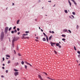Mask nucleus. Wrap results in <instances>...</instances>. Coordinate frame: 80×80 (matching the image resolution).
Listing matches in <instances>:
<instances>
[{
	"label": "nucleus",
	"mask_w": 80,
	"mask_h": 80,
	"mask_svg": "<svg viewBox=\"0 0 80 80\" xmlns=\"http://www.w3.org/2000/svg\"><path fill=\"white\" fill-rule=\"evenodd\" d=\"M8 70H7L6 71V72L7 73H8Z\"/></svg>",
	"instance_id": "nucleus-42"
},
{
	"label": "nucleus",
	"mask_w": 80,
	"mask_h": 80,
	"mask_svg": "<svg viewBox=\"0 0 80 80\" xmlns=\"http://www.w3.org/2000/svg\"><path fill=\"white\" fill-rule=\"evenodd\" d=\"M68 2L69 3V5L70 6H72V3L70 2V0H68Z\"/></svg>",
	"instance_id": "nucleus-8"
},
{
	"label": "nucleus",
	"mask_w": 80,
	"mask_h": 80,
	"mask_svg": "<svg viewBox=\"0 0 80 80\" xmlns=\"http://www.w3.org/2000/svg\"><path fill=\"white\" fill-rule=\"evenodd\" d=\"M69 18H71L72 19V18L71 16H69Z\"/></svg>",
	"instance_id": "nucleus-59"
},
{
	"label": "nucleus",
	"mask_w": 80,
	"mask_h": 80,
	"mask_svg": "<svg viewBox=\"0 0 80 80\" xmlns=\"http://www.w3.org/2000/svg\"><path fill=\"white\" fill-rule=\"evenodd\" d=\"M59 47V48H61V46L60 45L58 46Z\"/></svg>",
	"instance_id": "nucleus-48"
},
{
	"label": "nucleus",
	"mask_w": 80,
	"mask_h": 80,
	"mask_svg": "<svg viewBox=\"0 0 80 80\" xmlns=\"http://www.w3.org/2000/svg\"><path fill=\"white\" fill-rule=\"evenodd\" d=\"M63 32H67V33L68 32L67 31V30L65 29L63 30Z\"/></svg>",
	"instance_id": "nucleus-7"
},
{
	"label": "nucleus",
	"mask_w": 80,
	"mask_h": 80,
	"mask_svg": "<svg viewBox=\"0 0 80 80\" xmlns=\"http://www.w3.org/2000/svg\"><path fill=\"white\" fill-rule=\"evenodd\" d=\"M25 63H26L27 64V65H29L31 67H32V65L31 64H30L29 63H28V62H27L26 61H25Z\"/></svg>",
	"instance_id": "nucleus-6"
},
{
	"label": "nucleus",
	"mask_w": 80,
	"mask_h": 80,
	"mask_svg": "<svg viewBox=\"0 0 80 80\" xmlns=\"http://www.w3.org/2000/svg\"><path fill=\"white\" fill-rule=\"evenodd\" d=\"M54 52L55 53H56V54H57V52H56V51H55L54 50Z\"/></svg>",
	"instance_id": "nucleus-43"
},
{
	"label": "nucleus",
	"mask_w": 80,
	"mask_h": 80,
	"mask_svg": "<svg viewBox=\"0 0 80 80\" xmlns=\"http://www.w3.org/2000/svg\"><path fill=\"white\" fill-rule=\"evenodd\" d=\"M26 36V35H25V34H23V35H22V39H24L25 38V37L24 36Z\"/></svg>",
	"instance_id": "nucleus-5"
},
{
	"label": "nucleus",
	"mask_w": 80,
	"mask_h": 80,
	"mask_svg": "<svg viewBox=\"0 0 80 80\" xmlns=\"http://www.w3.org/2000/svg\"><path fill=\"white\" fill-rule=\"evenodd\" d=\"M51 45L52 46V47H54V46H53L52 44H51Z\"/></svg>",
	"instance_id": "nucleus-57"
},
{
	"label": "nucleus",
	"mask_w": 80,
	"mask_h": 80,
	"mask_svg": "<svg viewBox=\"0 0 80 80\" xmlns=\"http://www.w3.org/2000/svg\"><path fill=\"white\" fill-rule=\"evenodd\" d=\"M20 33V32H18V35H19Z\"/></svg>",
	"instance_id": "nucleus-51"
},
{
	"label": "nucleus",
	"mask_w": 80,
	"mask_h": 80,
	"mask_svg": "<svg viewBox=\"0 0 80 80\" xmlns=\"http://www.w3.org/2000/svg\"><path fill=\"white\" fill-rule=\"evenodd\" d=\"M14 75L17 77V75H18V72H16L14 73Z\"/></svg>",
	"instance_id": "nucleus-4"
},
{
	"label": "nucleus",
	"mask_w": 80,
	"mask_h": 80,
	"mask_svg": "<svg viewBox=\"0 0 80 80\" xmlns=\"http://www.w3.org/2000/svg\"><path fill=\"white\" fill-rule=\"evenodd\" d=\"M28 35V34H25V35Z\"/></svg>",
	"instance_id": "nucleus-64"
},
{
	"label": "nucleus",
	"mask_w": 80,
	"mask_h": 80,
	"mask_svg": "<svg viewBox=\"0 0 80 80\" xmlns=\"http://www.w3.org/2000/svg\"><path fill=\"white\" fill-rule=\"evenodd\" d=\"M50 43L51 44H52V45H55L56 43H53L52 42H50Z\"/></svg>",
	"instance_id": "nucleus-9"
},
{
	"label": "nucleus",
	"mask_w": 80,
	"mask_h": 80,
	"mask_svg": "<svg viewBox=\"0 0 80 80\" xmlns=\"http://www.w3.org/2000/svg\"><path fill=\"white\" fill-rule=\"evenodd\" d=\"M12 6L13 5H15V4H14V3H12Z\"/></svg>",
	"instance_id": "nucleus-63"
},
{
	"label": "nucleus",
	"mask_w": 80,
	"mask_h": 80,
	"mask_svg": "<svg viewBox=\"0 0 80 80\" xmlns=\"http://www.w3.org/2000/svg\"><path fill=\"white\" fill-rule=\"evenodd\" d=\"M10 63V61L9 60V61H8V64H9V63Z\"/></svg>",
	"instance_id": "nucleus-35"
},
{
	"label": "nucleus",
	"mask_w": 80,
	"mask_h": 80,
	"mask_svg": "<svg viewBox=\"0 0 80 80\" xmlns=\"http://www.w3.org/2000/svg\"><path fill=\"white\" fill-rule=\"evenodd\" d=\"M26 38H28H28H29V37H27L24 38V39H26Z\"/></svg>",
	"instance_id": "nucleus-27"
},
{
	"label": "nucleus",
	"mask_w": 80,
	"mask_h": 80,
	"mask_svg": "<svg viewBox=\"0 0 80 80\" xmlns=\"http://www.w3.org/2000/svg\"><path fill=\"white\" fill-rule=\"evenodd\" d=\"M43 73H44V74H45V75H48V74H47V73H46L45 72H43Z\"/></svg>",
	"instance_id": "nucleus-24"
},
{
	"label": "nucleus",
	"mask_w": 80,
	"mask_h": 80,
	"mask_svg": "<svg viewBox=\"0 0 80 80\" xmlns=\"http://www.w3.org/2000/svg\"><path fill=\"white\" fill-rule=\"evenodd\" d=\"M2 65H3V66H5V64H3Z\"/></svg>",
	"instance_id": "nucleus-62"
},
{
	"label": "nucleus",
	"mask_w": 80,
	"mask_h": 80,
	"mask_svg": "<svg viewBox=\"0 0 80 80\" xmlns=\"http://www.w3.org/2000/svg\"><path fill=\"white\" fill-rule=\"evenodd\" d=\"M79 27V26H78V25H77V29H78V28Z\"/></svg>",
	"instance_id": "nucleus-37"
},
{
	"label": "nucleus",
	"mask_w": 80,
	"mask_h": 80,
	"mask_svg": "<svg viewBox=\"0 0 80 80\" xmlns=\"http://www.w3.org/2000/svg\"><path fill=\"white\" fill-rule=\"evenodd\" d=\"M72 2H73V3H74L75 2V0H72Z\"/></svg>",
	"instance_id": "nucleus-47"
},
{
	"label": "nucleus",
	"mask_w": 80,
	"mask_h": 80,
	"mask_svg": "<svg viewBox=\"0 0 80 80\" xmlns=\"http://www.w3.org/2000/svg\"><path fill=\"white\" fill-rule=\"evenodd\" d=\"M62 40L63 41H64V42H65V38H62Z\"/></svg>",
	"instance_id": "nucleus-30"
},
{
	"label": "nucleus",
	"mask_w": 80,
	"mask_h": 80,
	"mask_svg": "<svg viewBox=\"0 0 80 80\" xmlns=\"http://www.w3.org/2000/svg\"><path fill=\"white\" fill-rule=\"evenodd\" d=\"M25 33H30V32H29V31H26Z\"/></svg>",
	"instance_id": "nucleus-22"
},
{
	"label": "nucleus",
	"mask_w": 80,
	"mask_h": 80,
	"mask_svg": "<svg viewBox=\"0 0 80 80\" xmlns=\"http://www.w3.org/2000/svg\"><path fill=\"white\" fill-rule=\"evenodd\" d=\"M42 40H43V41H46V39H45V38H42Z\"/></svg>",
	"instance_id": "nucleus-14"
},
{
	"label": "nucleus",
	"mask_w": 80,
	"mask_h": 80,
	"mask_svg": "<svg viewBox=\"0 0 80 80\" xmlns=\"http://www.w3.org/2000/svg\"><path fill=\"white\" fill-rule=\"evenodd\" d=\"M80 54L78 55V57L79 58H80Z\"/></svg>",
	"instance_id": "nucleus-53"
},
{
	"label": "nucleus",
	"mask_w": 80,
	"mask_h": 80,
	"mask_svg": "<svg viewBox=\"0 0 80 80\" xmlns=\"http://www.w3.org/2000/svg\"><path fill=\"white\" fill-rule=\"evenodd\" d=\"M20 22V20H18L17 22V24H18V23Z\"/></svg>",
	"instance_id": "nucleus-32"
},
{
	"label": "nucleus",
	"mask_w": 80,
	"mask_h": 80,
	"mask_svg": "<svg viewBox=\"0 0 80 80\" xmlns=\"http://www.w3.org/2000/svg\"><path fill=\"white\" fill-rule=\"evenodd\" d=\"M74 3V4L75 5H76V6H77V3L76 2H75Z\"/></svg>",
	"instance_id": "nucleus-40"
},
{
	"label": "nucleus",
	"mask_w": 80,
	"mask_h": 80,
	"mask_svg": "<svg viewBox=\"0 0 80 80\" xmlns=\"http://www.w3.org/2000/svg\"><path fill=\"white\" fill-rule=\"evenodd\" d=\"M16 28V26H14L13 28V30H15V29Z\"/></svg>",
	"instance_id": "nucleus-38"
},
{
	"label": "nucleus",
	"mask_w": 80,
	"mask_h": 80,
	"mask_svg": "<svg viewBox=\"0 0 80 80\" xmlns=\"http://www.w3.org/2000/svg\"><path fill=\"white\" fill-rule=\"evenodd\" d=\"M15 59V58L14 57H13L12 58V60H13Z\"/></svg>",
	"instance_id": "nucleus-49"
},
{
	"label": "nucleus",
	"mask_w": 80,
	"mask_h": 80,
	"mask_svg": "<svg viewBox=\"0 0 80 80\" xmlns=\"http://www.w3.org/2000/svg\"><path fill=\"white\" fill-rule=\"evenodd\" d=\"M46 40L47 41V42H48V37L47 36L46 37Z\"/></svg>",
	"instance_id": "nucleus-16"
},
{
	"label": "nucleus",
	"mask_w": 80,
	"mask_h": 80,
	"mask_svg": "<svg viewBox=\"0 0 80 80\" xmlns=\"http://www.w3.org/2000/svg\"><path fill=\"white\" fill-rule=\"evenodd\" d=\"M14 33H17V29H15L14 31Z\"/></svg>",
	"instance_id": "nucleus-20"
},
{
	"label": "nucleus",
	"mask_w": 80,
	"mask_h": 80,
	"mask_svg": "<svg viewBox=\"0 0 80 80\" xmlns=\"http://www.w3.org/2000/svg\"><path fill=\"white\" fill-rule=\"evenodd\" d=\"M47 78H48V79H49V80H52V79L50 78L49 77H47Z\"/></svg>",
	"instance_id": "nucleus-28"
},
{
	"label": "nucleus",
	"mask_w": 80,
	"mask_h": 80,
	"mask_svg": "<svg viewBox=\"0 0 80 80\" xmlns=\"http://www.w3.org/2000/svg\"><path fill=\"white\" fill-rule=\"evenodd\" d=\"M2 69H3V70H4V69H5V67H2Z\"/></svg>",
	"instance_id": "nucleus-52"
},
{
	"label": "nucleus",
	"mask_w": 80,
	"mask_h": 80,
	"mask_svg": "<svg viewBox=\"0 0 80 80\" xmlns=\"http://www.w3.org/2000/svg\"><path fill=\"white\" fill-rule=\"evenodd\" d=\"M12 29V27H10L8 29L9 31H10Z\"/></svg>",
	"instance_id": "nucleus-31"
},
{
	"label": "nucleus",
	"mask_w": 80,
	"mask_h": 80,
	"mask_svg": "<svg viewBox=\"0 0 80 80\" xmlns=\"http://www.w3.org/2000/svg\"><path fill=\"white\" fill-rule=\"evenodd\" d=\"M72 14H73V15H75V12H72Z\"/></svg>",
	"instance_id": "nucleus-36"
},
{
	"label": "nucleus",
	"mask_w": 80,
	"mask_h": 80,
	"mask_svg": "<svg viewBox=\"0 0 80 80\" xmlns=\"http://www.w3.org/2000/svg\"><path fill=\"white\" fill-rule=\"evenodd\" d=\"M74 48L75 50V51L77 50V48H76V47H75V46L74 47Z\"/></svg>",
	"instance_id": "nucleus-23"
},
{
	"label": "nucleus",
	"mask_w": 80,
	"mask_h": 80,
	"mask_svg": "<svg viewBox=\"0 0 80 80\" xmlns=\"http://www.w3.org/2000/svg\"><path fill=\"white\" fill-rule=\"evenodd\" d=\"M18 56H21V54H20V53H18Z\"/></svg>",
	"instance_id": "nucleus-39"
},
{
	"label": "nucleus",
	"mask_w": 80,
	"mask_h": 80,
	"mask_svg": "<svg viewBox=\"0 0 80 80\" xmlns=\"http://www.w3.org/2000/svg\"><path fill=\"white\" fill-rule=\"evenodd\" d=\"M60 44H59V43H56V47H58L59 46Z\"/></svg>",
	"instance_id": "nucleus-10"
},
{
	"label": "nucleus",
	"mask_w": 80,
	"mask_h": 80,
	"mask_svg": "<svg viewBox=\"0 0 80 80\" xmlns=\"http://www.w3.org/2000/svg\"><path fill=\"white\" fill-rule=\"evenodd\" d=\"M35 41H36V42H38V40L37 39H35Z\"/></svg>",
	"instance_id": "nucleus-46"
},
{
	"label": "nucleus",
	"mask_w": 80,
	"mask_h": 80,
	"mask_svg": "<svg viewBox=\"0 0 80 80\" xmlns=\"http://www.w3.org/2000/svg\"><path fill=\"white\" fill-rule=\"evenodd\" d=\"M14 70L15 72H18V69H14Z\"/></svg>",
	"instance_id": "nucleus-15"
},
{
	"label": "nucleus",
	"mask_w": 80,
	"mask_h": 80,
	"mask_svg": "<svg viewBox=\"0 0 80 80\" xmlns=\"http://www.w3.org/2000/svg\"><path fill=\"white\" fill-rule=\"evenodd\" d=\"M21 63L22 65H23L24 64V62L23 61H22L21 62Z\"/></svg>",
	"instance_id": "nucleus-26"
},
{
	"label": "nucleus",
	"mask_w": 80,
	"mask_h": 80,
	"mask_svg": "<svg viewBox=\"0 0 80 80\" xmlns=\"http://www.w3.org/2000/svg\"><path fill=\"white\" fill-rule=\"evenodd\" d=\"M17 50L18 51V50H19V48H18V46H17Z\"/></svg>",
	"instance_id": "nucleus-21"
},
{
	"label": "nucleus",
	"mask_w": 80,
	"mask_h": 80,
	"mask_svg": "<svg viewBox=\"0 0 80 80\" xmlns=\"http://www.w3.org/2000/svg\"><path fill=\"white\" fill-rule=\"evenodd\" d=\"M36 38L37 39H38V37H36Z\"/></svg>",
	"instance_id": "nucleus-60"
},
{
	"label": "nucleus",
	"mask_w": 80,
	"mask_h": 80,
	"mask_svg": "<svg viewBox=\"0 0 80 80\" xmlns=\"http://www.w3.org/2000/svg\"><path fill=\"white\" fill-rule=\"evenodd\" d=\"M18 40V39L17 38L14 37L13 38L12 40V47H13V48H14V43H15V41H17Z\"/></svg>",
	"instance_id": "nucleus-1"
},
{
	"label": "nucleus",
	"mask_w": 80,
	"mask_h": 80,
	"mask_svg": "<svg viewBox=\"0 0 80 80\" xmlns=\"http://www.w3.org/2000/svg\"><path fill=\"white\" fill-rule=\"evenodd\" d=\"M71 16H72V17L73 18H75V17H74V16H73V15H72Z\"/></svg>",
	"instance_id": "nucleus-44"
},
{
	"label": "nucleus",
	"mask_w": 80,
	"mask_h": 80,
	"mask_svg": "<svg viewBox=\"0 0 80 80\" xmlns=\"http://www.w3.org/2000/svg\"><path fill=\"white\" fill-rule=\"evenodd\" d=\"M25 68L26 69H27V65H25Z\"/></svg>",
	"instance_id": "nucleus-25"
},
{
	"label": "nucleus",
	"mask_w": 80,
	"mask_h": 80,
	"mask_svg": "<svg viewBox=\"0 0 80 80\" xmlns=\"http://www.w3.org/2000/svg\"><path fill=\"white\" fill-rule=\"evenodd\" d=\"M1 77L3 78V77H4V76H3V75H2L1 76Z\"/></svg>",
	"instance_id": "nucleus-58"
},
{
	"label": "nucleus",
	"mask_w": 80,
	"mask_h": 80,
	"mask_svg": "<svg viewBox=\"0 0 80 80\" xmlns=\"http://www.w3.org/2000/svg\"><path fill=\"white\" fill-rule=\"evenodd\" d=\"M49 32V33H52V31H50Z\"/></svg>",
	"instance_id": "nucleus-56"
},
{
	"label": "nucleus",
	"mask_w": 80,
	"mask_h": 80,
	"mask_svg": "<svg viewBox=\"0 0 80 80\" xmlns=\"http://www.w3.org/2000/svg\"><path fill=\"white\" fill-rule=\"evenodd\" d=\"M17 31H18V32L20 31V28H17Z\"/></svg>",
	"instance_id": "nucleus-29"
},
{
	"label": "nucleus",
	"mask_w": 80,
	"mask_h": 80,
	"mask_svg": "<svg viewBox=\"0 0 80 80\" xmlns=\"http://www.w3.org/2000/svg\"><path fill=\"white\" fill-rule=\"evenodd\" d=\"M41 32H43V29H41Z\"/></svg>",
	"instance_id": "nucleus-55"
},
{
	"label": "nucleus",
	"mask_w": 80,
	"mask_h": 80,
	"mask_svg": "<svg viewBox=\"0 0 80 80\" xmlns=\"http://www.w3.org/2000/svg\"><path fill=\"white\" fill-rule=\"evenodd\" d=\"M2 60H3V61H4V60H5V59H4V58H2Z\"/></svg>",
	"instance_id": "nucleus-45"
},
{
	"label": "nucleus",
	"mask_w": 80,
	"mask_h": 80,
	"mask_svg": "<svg viewBox=\"0 0 80 80\" xmlns=\"http://www.w3.org/2000/svg\"><path fill=\"white\" fill-rule=\"evenodd\" d=\"M52 33H55V32H54V31H52Z\"/></svg>",
	"instance_id": "nucleus-54"
},
{
	"label": "nucleus",
	"mask_w": 80,
	"mask_h": 80,
	"mask_svg": "<svg viewBox=\"0 0 80 80\" xmlns=\"http://www.w3.org/2000/svg\"><path fill=\"white\" fill-rule=\"evenodd\" d=\"M48 2H51V1H48Z\"/></svg>",
	"instance_id": "nucleus-61"
},
{
	"label": "nucleus",
	"mask_w": 80,
	"mask_h": 80,
	"mask_svg": "<svg viewBox=\"0 0 80 80\" xmlns=\"http://www.w3.org/2000/svg\"><path fill=\"white\" fill-rule=\"evenodd\" d=\"M77 53H79V54H80V52L79 51H78Z\"/></svg>",
	"instance_id": "nucleus-41"
},
{
	"label": "nucleus",
	"mask_w": 80,
	"mask_h": 80,
	"mask_svg": "<svg viewBox=\"0 0 80 80\" xmlns=\"http://www.w3.org/2000/svg\"><path fill=\"white\" fill-rule=\"evenodd\" d=\"M8 27H6L5 28V34H7V32H8Z\"/></svg>",
	"instance_id": "nucleus-3"
},
{
	"label": "nucleus",
	"mask_w": 80,
	"mask_h": 80,
	"mask_svg": "<svg viewBox=\"0 0 80 80\" xmlns=\"http://www.w3.org/2000/svg\"><path fill=\"white\" fill-rule=\"evenodd\" d=\"M52 37H53V36H51L49 37V40H51V38H52Z\"/></svg>",
	"instance_id": "nucleus-11"
},
{
	"label": "nucleus",
	"mask_w": 80,
	"mask_h": 80,
	"mask_svg": "<svg viewBox=\"0 0 80 80\" xmlns=\"http://www.w3.org/2000/svg\"><path fill=\"white\" fill-rule=\"evenodd\" d=\"M40 79L41 80H43V78H41Z\"/></svg>",
	"instance_id": "nucleus-50"
},
{
	"label": "nucleus",
	"mask_w": 80,
	"mask_h": 80,
	"mask_svg": "<svg viewBox=\"0 0 80 80\" xmlns=\"http://www.w3.org/2000/svg\"><path fill=\"white\" fill-rule=\"evenodd\" d=\"M38 77H39V78H40V79L42 78V76H41L39 74L38 75Z\"/></svg>",
	"instance_id": "nucleus-12"
},
{
	"label": "nucleus",
	"mask_w": 80,
	"mask_h": 80,
	"mask_svg": "<svg viewBox=\"0 0 80 80\" xmlns=\"http://www.w3.org/2000/svg\"><path fill=\"white\" fill-rule=\"evenodd\" d=\"M6 56L7 57H8L9 58L10 57V56L8 54L6 55Z\"/></svg>",
	"instance_id": "nucleus-13"
},
{
	"label": "nucleus",
	"mask_w": 80,
	"mask_h": 80,
	"mask_svg": "<svg viewBox=\"0 0 80 80\" xmlns=\"http://www.w3.org/2000/svg\"><path fill=\"white\" fill-rule=\"evenodd\" d=\"M12 33L13 34L14 33V31H11Z\"/></svg>",
	"instance_id": "nucleus-33"
},
{
	"label": "nucleus",
	"mask_w": 80,
	"mask_h": 80,
	"mask_svg": "<svg viewBox=\"0 0 80 80\" xmlns=\"http://www.w3.org/2000/svg\"><path fill=\"white\" fill-rule=\"evenodd\" d=\"M43 35H44L45 37H47V35H46V34H45V33L44 32H43Z\"/></svg>",
	"instance_id": "nucleus-17"
},
{
	"label": "nucleus",
	"mask_w": 80,
	"mask_h": 80,
	"mask_svg": "<svg viewBox=\"0 0 80 80\" xmlns=\"http://www.w3.org/2000/svg\"><path fill=\"white\" fill-rule=\"evenodd\" d=\"M68 32H69V33H72V32H71V31L70 30H68Z\"/></svg>",
	"instance_id": "nucleus-34"
},
{
	"label": "nucleus",
	"mask_w": 80,
	"mask_h": 80,
	"mask_svg": "<svg viewBox=\"0 0 80 80\" xmlns=\"http://www.w3.org/2000/svg\"><path fill=\"white\" fill-rule=\"evenodd\" d=\"M64 12L66 13H68V11H67V10H65Z\"/></svg>",
	"instance_id": "nucleus-19"
},
{
	"label": "nucleus",
	"mask_w": 80,
	"mask_h": 80,
	"mask_svg": "<svg viewBox=\"0 0 80 80\" xmlns=\"http://www.w3.org/2000/svg\"><path fill=\"white\" fill-rule=\"evenodd\" d=\"M4 38V33L2 31L1 32L0 36V39L1 41H2L3 40V38Z\"/></svg>",
	"instance_id": "nucleus-2"
},
{
	"label": "nucleus",
	"mask_w": 80,
	"mask_h": 80,
	"mask_svg": "<svg viewBox=\"0 0 80 80\" xmlns=\"http://www.w3.org/2000/svg\"><path fill=\"white\" fill-rule=\"evenodd\" d=\"M62 36L63 37H66V35L62 34Z\"/></svg>",
	"instance_id": "nucleus-18"
}]
</instances>
